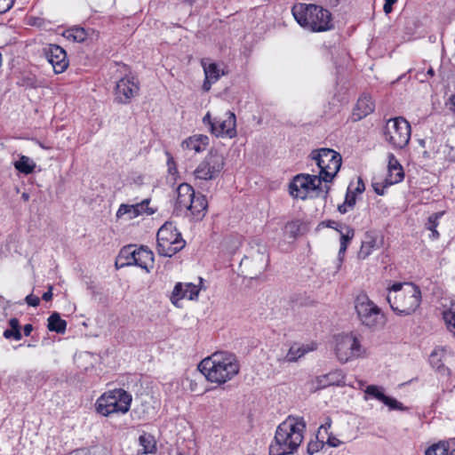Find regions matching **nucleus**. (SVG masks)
<instances>
[{
	"instance_id": "obj_1",
	"label": "nucleus",
	"mask_w": 455,
	"mask_h": 455,
	"mask_svg": "<svg viewBox=\"0 0 455 455\" xmlns=\"http://www.w3.org/2000/svg\"><path fill=\"white\" fill-rule=\"evenodd\" d=\"M198 370L208 381L223 385L239 373L240 364L234 354L218 351L203 359Z\"/></svg>"
},
{
	"instance_id": "obj_2",
	"label": "nucleus",
	"mask_w": 455,
	"mask_h": 455,
	"mask_svg": "<svg viewBox=\"0 0 455 455\" xmlns=\"http://www.w3.org/2000/svg\"><path fill=\"white\" fill-rule=\"evenodd\" d=\"M305 428L301 419L288 417L276 428L269 455H293L303 441Z\"/></svg>"
},
{
	"instance_id": "obj_3",
	"label": "nucleus",
	"mask_w": 455,
	"mask_h": 455,
	"mask_svg": "<svg viewBox=\"0 0 455 455\" xmlns=\"http://www.w3.org/2000/svg\"><path fill=\"white\" fill-rule=\"evenodd\" d=\"M387 299L398 315L414 313L421 302V291L412 283H395L388 289Z\"/></svg>"
},
{
	"instance_id": "obj_4",
	"label": "nucleus",
	"mask_w": 455,
	"mask_h": 455,
	"mask_svg": "<svg viewBox=\"0 0 455 455\" xmlns=\"http://www.w3.org/2000/svg\"><path fill=\"white\" fill-rule=\"evenodd\" d=\"M296 21L310 32H325L333 28L331 12L320 5L299 3L291 9Z\"/></svg>"
},
{
	"instance_id": "obj_5",
	"label": "nucleus",
	"mask_w": 455,
	"mask_h": 455,
	"mask_svg": "<svg viewBox=\"0 0 455 455\" xmlns=\"http://www.w3.org/2000/svg\"><path fill=\"white\" fill-rule=\"evenodd\" d=\"M322 182L317 175L298 174L290 184V194L294 198L302 200L307 196L326 200L331 188L327 184L323 185Z\"/></svg>"
},
{
	"instance_id": "obj_6",
	"label": "nucleus",
	"mask_w": 455,
	"mask_h": 455,
	"mask_svg": "<svg viewBox=\"0 0 455 455\" xmlns=\"http://www.w3.org/2000/svg\"><path fill=\"white\" fill-rule=\"evenodd\" d=\"M132 395L124 389H114L103 394L96 402L97 412L102 416L113 413L124 414L130 410Z\"/></svg>"
},
{
	"instance_id": "obj_7",
	"label": "nucleus",
	"mask_w": 455,
	"mask_h": 455,
	"mask_svg": "<svg viewBox=\"0 0 455 455\" xmlns=\"http://www.w3.org/2000/svg\"><path fill=\"white\" fill-rule=\"evenodd\" d=\"M156 250L160 256L172 257L181 251L186 242L172 222H165L156 235Z\"/></svg>"
},
{
	"instance_id": "obj_8",
	"label": "nucleus",
	"mask_w": 455,
	"mask_h": 455,
	"mask_svg": "<svg viewBox=\"0 0 455 455\" xmlns=\"http://www.w3.org/2000/svg\"><path fill=\"white\" fill-rule=\"evenodd\" d=\"M355 307L361 323L365 327L377 330L385 325V315L366 294L363 293L356 297Z\"/></svg>"
},
{
	"instance_id": "obj_9",
	"label": "nucleus",
	"mask_w": 455,
	"mask_h": 455,
	"mask_svg": "<svg viewBox=\"0 0 455 455\" xmlns=\"http://www.w3.org/2000/svg\"><path fill=\"white\" fill-rule=\"evenodd\" d=\"M310 156L320 169L317 176L325 184L331 182L340 169L341 156L333 149L324 148L312 151Z\"/></svg>"
},
{
	"instance_id": "obj_10",
	"label": "nucleus",
	"mask_w": 455,
	"mask_h": 455,
	"mask_svg": "<svg viewBox=\"0 0 455 455\" xmlns=\"http://www.w3.org/2000/svg\"><path fill=\"white\" fill-rule=\"evenodd\" d=\"M334 351L341 363H346L366 355V348L354 333L338 335L335 339Z\"/></svg>"
},
{
	"instance_id": "obj_11",
	"label": "nucleus",
	"mask_w": 455,
	"mask_h": 455,
	"mask_svg": "<svg viewBox=\"0 0 455 455\" xmlns=\"http://www.w3.org/2000/svg\"><path fill=\"white\" fill-rule=\"evenodd\" d=\"M411 125L402 117L390 118L383 130L385 140L394 148L402 149L406 147L411 139Z\"/></svg>"
},
{
	"instance_id": "obj_12",
	"label": "nucleus",
	"mask_w": 455,
	"mask_h": 455,
	"mask_svg": "<svg viewBox=\"0 0 455 455\" xmlns=\"http://www.w3.org/2000/svg\"><path fill=\"white\" fill-rule=\"evenodd\" d=\"M224 164L223 156L211 151L196 168L195 177L202 180H214L220 175Z\"/></svg>"
},
{
	"instance_id": "obj_13",
	"label": "nucleus",
	"mask_w": 455,
	"mask_h": 455,
	"mask_svg": "<svg viewBox=\"0 0 455 455\" xmlns=\"http://www.w3.org/2000/svg\"><path fill=\"white\" fill-rule=\"evenodd\" d=\"M116 100L118 103L127 104L132 98L138 95L140 91L139 83L133 76L121 78L116 85Z\"/></svg>"
},
{
	"instance_id": "obj_14",
	"label": "nucleus",
	"mask_w": 455,
	"mask_h": 455,
	"mask_svg": "<svg viewBox=\"0 0 455 455\" xmlns=\"http://www.w3.org/2000/svg\"><path fill=\"white\" fill-rule=\"evenodd\" d=\"M211 132L216 137L235 138L236 132V117L231 111H227L222 117L216 120L212 125Z\"/></svg>"
},
{
	"instance_id": "obj_15",
	"label": "nucleus",
	"mask_w": 455,
	"mask_h": 455,
	"mask_svg": "<svg viewBox=\"0 0 455 455\" xmlns=\"http://www.w3.org/2000/svg\"><path fill=\"white\" fill-rule=\"evenodd\" d=\"M44 55L56 74H61L68 68V60L62 47L57 44H50L44 48Z\"/></svg>"
},
{
	"instance_id": "obj_16",
	"label": "nucleus",
	"mask_w": 455,
	"mask_h": 455,
	"mask_svg": "<svg viewBox=\"0 0 455 455\" xmlns=\"http://www.w3.org/2000/svg\"><path fill=\"white\" fill-rule=\"evenodd\" d=\"M200 288L192 283H177L170 296V300L175 306H178L180 300L187 299L189 300L196 299Z\"/></svg>"
},
{
	"instance_id": "obj_17",
	"label": "nucleus",
	"mask_w": 455,
	"mask_h": 455,
	"mask_svg": "<svg viewBox=\"0 0 455 455\" xmlns=\"http://www.w3.org/2000/svg\"><path fill=\"white\" fill-rule=\"evenodd\" d=\"M345 376L341 370H335L327 374L317 376L310 383L311 389L316 391L330 386H343L345 384Z\"/></svg>"
},
{
	"instance_id": "obj_18",
	"label": "nucleus",
	"mask_w": 455,
	"mask_h": 455,
	"mask_svg": "<svg viewBox=\"0 0 455 455\" xmlns=\"http://www.w3.org/2000/svg\"><path fill=\"white\" fill-rule=\"evenodd\" d=\"M149 202V199H144L140 203L135 204H122L116 212V217L122 218L127 214L128 219L132 220L142 213L153 214L155 211L148 207Z\"/></svg>"
},
{
	"instance_id": "obj_19",
	"label": "nucleus",
	"mask_w": 455,
	"mask_h": 455,
	"mask_svg": "<svg viewBox=\"0 0 455 455\" xmlns=\"http://www.w3.org/2000/svg\"><path fill=\"white\" fill-rule=\"evenodd\" d=\"M195 195L194 188L188 183L180 184L177 188V198L175 210L180 213H185L188 208L189 201H192Z\"/></svg>"
},
{
	"instance_id": "obj_20",
	"label": "nucleus",
	"mask_w": 455,
	"mask_h": 455,
	"mask_svg": "<svg viewBox=\"0 0 455 455\" xmlns=\"http://www.w3.org/2000/svg\"><path fill=\"white\" fill-rule=\"evenodd\" d=\"M208 206L207 200L204 196L194 195L192 201H189L188 208L185 212L186 216H192L196 220H201L206 212Z\"/></svg>"
},
{
	"instance_id": "obj_21",
	"label": "nucleus",
	"mask_w": 455,
	"mask_h": 455,
	"mask_svg": "<svg viewBox=\"0 0 455 455\" xmlns=\"http://www.w3.org/2000/svg\"><path fill=\"white\" fill-rule=\"evenodd\" d=\"M133 245H127L121 249L116 260V267L122 268L127 266H136L137 263V251Z\"/></svg>"
},
{
	"instance_id": "obj_22",
	"label": "nucleus",
	"mask_w": 455,
	"mask_h": 455,
	"mask_svg": "<svg viewBox=\"0 0 455 455\" xmlns=\"http://www.w3.org/2000/svg\"><path fill=\"white\" fill-rule=\"evenodd\" d=\"M375 105L369 95H363L357 100L356 106L353 111L355 121L361 120L374 111Z\"/></svg>"
},
{
	"instance_id": "obj_23",
	"label": "nucleus",
	"mask_w": 455,
	"mask_h": 455,
	"mask_svg": "<svg viewBox=\"0 0 455 455\" xmlns=\"http://www.w3.org/2000/svg\"><path fill=\"white\" fill-rule=\"evenodd\" d=\"M209 144V138L206 135H194L183 140L181 147L183 149L194 150L195 152L204 151Z\"/></svg>"
},
{
	"instance_id": "obj_24",
	"label": "nucleus",
	"mask_w": 455,
	"mask_h": 455,
	"mask_svg": "<svg viewBox=\"0 0 455 455\" xmlns=\"http://www.w3.org/2000/svg\"><path fill=\"white\" fill-rule=\"evenodd\" d=\"M137 251V263L136 266L145 269L148 273L154 267V254L151 251L140 247Z\"/></svg>"
},
{
	"instance_id": "obj_25",
	"label": "nucleus",
	"mask_w": 455,
	"mask_h": 455,
	"mask_svg": "<svg viewBox=\"0 0 455 455\" xmlns=\"http://www.w3.org/2000/svg\"><path fill=\"white\" fill-rule=\"evenodd\" d=\"M140 446L142 447V454H154L156 451V440L150 433L142 431L138 438Z\"/></svg>"
},
{
	"instance_id": "obj_26",
	"label": "nucleus",
	"mask_w": 455,
	"mask_h": 455,
	"mask_svg": "<svg viewBox=\"0 0 455 455\" xmlns=\"http://www.w3.org/2000/svg\"><path fill=\"white\" fill-rule=\"evenodd\" d=\"M339 234L340 235V247L339 250V256L341 257L345 254L348 244L355 236V230L347 225L340 226V228L339 229Z\"/></svg>"
},
{
	"instance_id": "obj_27",
	"label": "nucleus",
	"mask_w": 455,
	"mask_h": 455,
	"mask_svg": "<svg viewBox=\"0 0 455 455\" xmlns=\"http://www.w3.org/2000/svg\"><path fill=\"white\" fill-rule=\"evenodd\" d=\"M376 237L370 233H366L364 235V240L362 242L361 248L357 254L358 258L360 259H365L368 256H370L376 247Z\"/></svg>"
},
{
	"instance_id": "obj_28",
	"label": "nucleus",
	"mask_w": 455,
	"mask_h": 455,
	"mask_svg": "<svg viewBox=\"0 0 455 455\" xmlns=\"http://www.w3.org/2000/svg\"><path fill=\"white\" fill-rule=\"evenodd\" d=\"M443 310V318L447 330L455 339V302H451L449 306H444Z\"/></svg>"
},
{
	"instance_id": "obj_29",
	"label": "nucleus",
	"mask_w": 455,
	"mask_h": 455,
	"mask_svg": "<svg viewBox=\"0 0 455 455\" xmlns=\"http://www.w3.org/2000/svg\"><path fill=\"white\" fill-rule=\"evenodd\" d=\"M204 76L206 79H209L210 81H218L221 75H224V73H220V68H218L217 64L214 62H211L210 60H202L201 61Z\"/></svg>"
},
{
	"instance_id": "obj_30",
	"label": "nucleus",
	"mask_w": 455,
	"mask_h": 455,
	"mask_svg": "<svg viewBox=\"0 0 455 455\" xmlns=\"http://www.w3.org/2000/svg\"><path fill=\"white\" fill-rule=\"evenodd\" d=\"M47 328L51 331L63 334L66 331L67 322L60 318L59 313L54 312L48 317Z\"/></svg>"
},
{
	"instance_id": "obj_31",
	"label": "nucleus",
	"mask_w": 455,
	"mask_h": 455,
	"mask_svg": "<svg viewBox=\"0 0 455 455\" xmlns=\"http://www.w3.org/2000/svg\"><path fill=\"white\" fill-rule=\"evenodd\" d=\"M15 169L23 174H29L34 172L36 164L28 156H21L20 159L13 164Z\"/></svg>"
},
{
	"instance_id": "obj_32",
	"label": "nucleus",
	"mask_w": 455,
	"mask_h": 455,
	"mask_svg": "<svg viewBox=\"0 0 455 455\" xmlns=\"http://www.w3.org/2000/svg\"><path fill=\"white\" fill-rule=\"evenodd\" d=\"M10 329L4 331V337L5 339H13L15 340H20L22 338L20 332V322L17 318H12L9 321Z\"/></svg>"
},
{
	"instance_id": "obj_33",
	"label": "nucleus",
	"mask_w": 455,
	"mask_h": 455,
	"mask_svg": "<svg viewBox=\"0 0 455 455\" xmlns=\"http://www.w3.org/2000/svg\"><path fill=\"white\" fill-rule=\"evenodd\" d=\"M63 36L68 40L81 43L86 39L87 33L84 28H79V27H75V28H71L69 29L65 30V32L63 33Z\"/></svg>"
},
{
	"instance_id": "obj_34",
	"label": "nucleus",
	"mask_w": 455,
	"mask_h": 455,
	"mask_svg": "<svg viewBox=\"0 0 455 455\" xmlns=\"http://www.w3.org/2000/svg\"><path fill=\"white\" fill-rule=\"evenodd\" d=\"M307 352L304 347L299 345H293L290 347L286 355L282 359L283 362L291 363L296 362L299 358L303 356Z\"/></svg>"
},
{
	"instance_id": "obj_35",
	"label": "nucleus",
	"mask_w": 455,
	"mask_h": 455,
	"mask_svg": "<svg viewBox=\"0 0 455 455\" xmlns=\"http://www.w3.org/2000/svg\"><path fill=\"white\" fill-rule=\"evenodd\" d=\"M356 202V196L355 192L352 191L351 188L348 187L345 201L342 204L338 206V211L341 214L347 213L349 210L353 209Z\"/></svg>"
},
{
	"instance_id": "obj_36",
	"label": "nucleus",
	"mask_w": 455,
	"mask_h": 455,
	"mask_svg": "<svg viewBox=\"0 0 455 455\" xmlns=\"http://www.w3.org/2000/svg\"><path fill=\"white\" fill-rule=\"evenodd\" d=\"M449 452V445L446 442H439L437 443H434L429 446L426 451L425 455H448Z\"/></svg>"
},
{
	"instance_id": "obj_37",
	"label": "nucleus",
	"mask_w": 455,
	"mask_h": 455,
	"mask_svg": "<svg viewBox=\"0 0 455 455\" xmlns=\"http://www.w3.org/2000/svg\"><path fill=\"white\" fill-rule=\"evenodd\" d=\"M381 389L382 388L378 386L371 385L366 387L365 394L384 403V401L387 398V395L382 392Z\"/></svg>"
},
{
	"instance_id": "obj_38",
	"label": "nucleus",
	"mask_w": 455,
	"mask_h": 455,
	"mask_svg": "<svg viewBox=\"0 0 455 455\" xmlns=\"http://www.w3.org/2000/svg\"><path fill=\"white\" fill-rule=\"evenodd\" d=\"M387 172L388 174L385 179V187L397 184L401 182L404 178L403 171H401V173H399L397 176L394 175L395 173V171H394L393 169H387Z\"/></svg>"
},
{
	"instance_id": "obj_39",
	"label": "nucleus",
	"mask_w": 455,
	"mask_h": 455,
	"mask_svg": "<svg viewBox=\"0 0 455 455\" xmlns=\"http://www.w3.org/2000/svg\"><path fill=\"white\" fill-rule=\"evenodd\" d=\"M387 158H388L387 169H393L394 171H395V173L394 175L397 176L399 173H401V171H403L401 164L398 162V160L396 159L395 155L392 153H389L387 155Z\"/></svg>"
},
{
	"instance_id": "obj_40",
	"label": "nucleus",
	"mask_w": 455,
	"mask_h": 455,
	"mask_svg": "<svg viewBox=\"0 0 455 455\" xmlns=\"http://www.w3.org/2000/svg\"><path fill=\"white\" fill-rule=\"evenodd\" d=\"M383 403L388 406L391 410L405 411L407 409L402 403L389 396H387Z\"/></svg>"
},
{
	"instance_id": "obj_41",
	"label": "nucleus",
	"mask_w": 455,
	"mask_h": 455,
	"mask_svg": "<svg viewBox=\"0 0 455 455\" xmlns=\"http://www.w3.org/2000/svg\"><path fill=\"white\" fill-rule=\"evenodd\" d=\"M443 212H436L428 217L427 228V229H435L439 224V219L443 216Z\"/></svg>"
},
{
	"instance_id": "obj_42",
	"label": "nucleus",
	"mask_w": 455,
	"mask_h": 455,
	"mask_svg": "<svg viewBox=\"0 0 455 455\" xmlns=\"http://www.w3.org/2000/svg\"><path fill=\"white\" fill-rule=\"evenodd\" d=\"M429 362L433 367L440 369L443 366L440 359V354L437 350L433 351L429 355Z\"/></svg>"
},
{
	"instance_id": "obj_43",
	"label": "nucleus",
	"mask_w": 455,
	"mask_h": 455,
	"mask_svg": "<svg viewBox=\"0 0 455 455\" xmlns=\"http://www.w3.org/2000/svg\"><path fill=\"white\" fill-rule=\"evenodd\" d=\"M15 0H0V14L8 12L14 4Z\"/></svg>"
},
{
	"instance_id": "obj_44",
	"label": "nucleus",
	"mask_w": 455,
	"mask_h": 455,
	"mask_svg": "<svg viewBox=\"0 0 455 455\" xmlns=\"http://www.w3.org/2000/svg\"><path fill=\"white\" fill-rule=\"evenodd\" d=\"M25 301L28 306L37 307L40 304V299L33 294H28L25 298Z\"/></svg>"
},
{
	"instance_id": "obj_45",
	"label": "nucleus",
	"mask_w": 455,
	"mask_h": 455,
	"mask_svg": "<svg viewBox=\"0 0 455 455\" xmlns=\"http://www.w3.org/2000/svg\"><path fill=\"white\" fill-rule=\"evenodd\" d=\"M323 441L321 442V443L315 442V443H309L307 445V452L309 454H314L319 451L320 447H323Z\"/></svg>"
},
{
	"instance_id": "obj_46",
	"label": "nucleus",
	"mask_w": 455,
	"mask_h": 455,
	"mask_svg": "<svg viewBox=\"0 0 455 455\" xmlns=\"http://www.w3.org/2000/svg\"><path fill=\"white\" fill-rule=\"evenodd\" d=\"M331 419L330 418H326V421L322 424L318 429V436H322V438H323V432H325L327 433V430L331 427Z\"/></svg>"
},
{
	"instance_id": "obj_47",
	"label": "nucleus",
	"mask_w": 455,
	"mask_h": 455,
	"mask_svg": "<svg viewBox=\"0 0 455 455\" xmlns=\"http://www.w3.org/2000/svg\"><path fill=\"white\" fill-rule=\"evenodd\" d=\"M165 155L167 156V165H168V168H169V172L171 173H173L174 172H176L174 159H173L172 156L169 152H166Z\"/></svg>"
},
{
	"instance_id": "obj_48",
	"label": "nucleus",
	"mask_w": 455,
	"mask_h": 455,
	"mask_svg": "<svg viewBox=\"0 0 455 455\" xmlns=\"http://www.w3.org/2000/svg\"><path fill=\"white\" fill-rule=\"evenodd\" d=\"M216 120H217V118H213V119L212 118L210 112H207L205 114V116L203 117V123L205 125H209L210 130L212 129V125L216 124Z\"/></svg>"
},
{
	"instance_id": "obj_49",
	"label": "nucleus",
	"mask_w": 455,
	"mask_h": 455,
	"mask_svg": "<svg viewBox=\"0 0 455 455\" xmlns=\"http://www.w3.org/2000/svg\"><path fill=\"white\" fill-rule=\"evenodd\" d=\"M397 2V0H386L383 10L385 13L388 14L392 12V6Z\"/></svg>"
},
{
	"instance_id": "obj_50",
	"label": "nucleus",
	"mask_w": 455,
	"mask_h": 455,
	"mask_svg": "<svg viewBox=\"0 0 455 455\" xmlns=\"http://www.w3.org/2000/svg\"><path fill=\"white\" fill-rule=\"evenodd\" d=\"M364 189H365L364 183L363 182L362 179L359 178L355 188L352 191L355 192V194H356V193L361 194L364 191Z\"/></svg>"
},
{
	"instance_id": "obj_51",
	"label": "nucleus",
	"mask_w": 455,
	"mask_h": 455,
	"mask_svg": "<svg viewBox=\"0 0 455 455\" xmlns=\"http://www.w3.org/2000/svg\"><path fill=\"white\" fill-rule=\"evenodd\" d=\"M326 443L331 447H338L340 444V441L331 435L328 436Z\"/></svg>"
},
{
	"instance_id": "obj_52",
	"label": "nucleus",
	"mask_w": 455,
	"mask_h": 455,
	"mask_svg": "<svg viewBox=\"0 0 455 455\" xmlns=\"http://www.w3.org/2000/svg\"><path fill=\"white\" fill-rule=\"evenodd\" d=\"M325 225H326V227H328L330 228L335 229L337 232H339L340 226H343L342 224H339L338 222H336L334 220H328Z\"/></svg>"
},
{
	"instance_id": "obj_53",
	"label": "nucleus",
	"mask_w": 455,
	"mask_h": 455,
	"mask_svg": "<svg viewBox=\"0 0 455 455\" xmlns=\"http://www.w3.org/2000/svg\"><path fill=\"white\" fill-rule=\"evenodd\" d=\"M52 286L49 287V290L42 295V299L45 301H50L52 299Z\"/></svg>"
},
{
	"instance_id": "obj_54",
	"label": "nucleus",
	"mask_w": 455,
	"mask_h": 455,
	"mask_svg": "<svg viewBox=\"0 0 455 455\" xmlns=\"http://www.w3.org/2000/svg\"><path fill=\"white\" fill-rule=\"evenodd\" d=\"M214 83H216V81H210L209 79L205 78L203 84L204 91L208 92L211 89L212 84Z\"/></svg>"
},
{
	"instance_id": "obj_55",
	"label": "nucleus",
	"mask_w": 455,
	"mask_h": 455,
	"mask_svg": "<svg viewBox=\"0 0 455 455\" xmlns=\"http://www.w3.org/2000/svg\"><path fill=\"white\" fill-rule=\"evenodd\" d=\"M32 331H33V326L30 323L26 324L23 328V332H24L25 336H29L31 334Z\"/></svg>"
},
{
	"instance_id": "obj_56",
	"label": "nucleus",
	"mask_w": 455,
	"mask_h": 455,
	"mask_svg": "<svg viewBox=\"0 0 455 455\" xmlns=\"http://www.w3.org/2000/svg\"><path fill=\"white\" fill-rule=\"evenodd\" d=\"M431 232H432V234H431V238H433V239H437V238H439V233H438V231L436 230V228H435V229H431Z\"/></svg>"
},
{
	"instance_id": "obj_57",
	"label": "nucleus",
	"mask_w": 455,
	"mask_h": 455,
	"mask_svg": "<svg viewBox=\"0 0 455 455\" xmlns=\"http://www.w3.org/2000/svg\"><path fill=\"white\" fill-rule=\"evenodd\" d=\"M21 198L24 200V201H28L29 200V194L27 193V192H23L22 195H21Z\"/></svg>"
},
{
	"instance_id": "obj_58",
	"label": "nucleus",
	"mask_w": 455,
	"mask_h": 455,
	"mask_svg": "<svg viewBox=\"0 0 455 455\" xmlns=\"http://www.w3.org/2000/svg\"><path fill=\"white\" fill-rule=\"evenodd\" d=\"M375 191H376V193L378 195H383L384 194V190L383 189L379 190L378 188H375Z\"/></svg>"
},
{
	"instance_id": "obj_59",
	"label": "nucleus",
	"mask_w": 455,
	"mask_h": 455,
	"mask_svg": "<svg viewBox=\"0 0 455 455\" xmlns=\"http://www.w3.org/2000/svg\"><path fill=\"white\" fill-rule=\"evenodd\" d=\"M427 74H429L430 76H434V70L432 68H430L428 71H427Z\"/></svg>"
},
{
	"instance_id": "obj_60",
	"label": "nucleus",
	"mask_w": 455,
	"mask_h": 455,
	"mask_svg": "<svg viewBox=\"0 0 455 455\" xmlns=\"http://www.w3.org/2000/svg\"><path fill=\"white\" fill-rule=\"evenodd\" d=\"M448 455H455V449L452 450L450 453L448 452Z\"/></svg>"
},
{
	"instance_id": "obj_61",
	"label": "nucleus",
	"mask_w": 455,
	"mask_h": 455,
	"mask_svg": "<svg viewBox=\"0 0 455 455\" xmlns=\"http://www.w3.org/2000/svg\"><path fill=\"white\" fill-rule=\"evenodd\" d=\"M175 455H182L180 452H177Z\"/></svg>"
},
{
	"instance_id": "obj_62",
	"label": "nucleus",
	"mask_w": 455,
	"mask_h": 455,
	"mask_svg": "<svg viewBox=\"0 0 455 455\" xmlns=\"http://www.w3.org/2000/svg\"><path fill=\"white\" fill-rule=\"evenodd\" d=\"M428 455H430V454H428Z\"/></svg>"
}]
</instances>
